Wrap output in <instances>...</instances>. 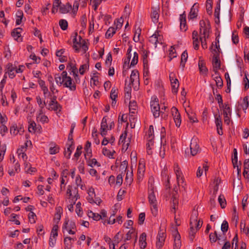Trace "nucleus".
Returning a JSON list of instances; mask_svg holds the SVG:
<instances>
[{"instance_id":"4be33fe9","label":"nucleus","mask_w":249,"mask_h":249,"mask_svg":"<svg viewBox=\"0 0 249 249\" xmlns=\"http://www.w3.org/2000/svg\"><path fill=\"white\" fill-rule=\"evenodd\" d=\"M146 240V234H141L139 238V245L141 249H144L146 248L147 245Z\"/></svg>"},{"instance_id":"8fccbe9b","label":"nucleus","mask_w":249,"mask_h":249,"mask_svg":"<svg viewBox=\"0 0 249 249\" xmlns=\"http://www.w3.org/2000/svg\"><path fill=\"white\" fill-rule=\"evenodd\" d=\"M36 119L37 121H39L42 123H48L49 121L48 117L45 115L36 116Z\"/></svg>"},{"instance_id":"e433bc0d","label":"nucleus","mask_w":249,"mask_h":249,"mask_svg":"<svg viewBox=\"0 0 249 249\" xmlns=\"http://www.w3.org/2000/svg\"><path fill=\"white\" fill-rule=\"evenodd\" d=\"M103 154L104 155L109 158H114L113 157V154L115 152V151H113V152H111L109 150L107 149V148H103Z\"/></svg>"},{"instance_id":"2f4dec72","label":"nucleus","mask_w":249,"mask_h":249,"mask_svg":"<svg viewBox=\"0 0 249 249\" xmlns=\"http://www.w3.org/2000/svg\"><path fill=\"white\" fill-rule=\"evenodd\" d=\"M116 28L114 27H110L107 30L105 36L107 38H111L113 35L116 33Z\"/></svg>"},{"instance_id":"49530a36","label":"nucleus","mask_w":249,"mask_h":249,"mask_svg":"<svg viewBox=\"0 0 249 249\" xmlns=\"http://www.w3.org/2000/svg\"><path fill=\"white\" fill-rule=\"evenodd\" d=\"M89 68V62L88 61L86 64H83L80 66L79 68V72L81 75H83L85 73L86 70L88 69Z\"/></svg>"},{"instance_id":"bf43d9fd","label":"nucleus","mask_w":249,"mask_h":249,"mask_svg":"<svg viewBox=\"0 0 249 249\" xmlns=\"http://www.w3.org/2000/svg\"><path fill=\"white\" fill-rule=\"evenodd\" d=\"M127 136V132L126 131H124L123 133L120 137V139L119 141V143H123L124 142H128V140L126 141V138Z\"/></svg>"},{"instance_id":"cd10ccee","label":"nucleus","mask_w":249,"mask_h":249,"mask_svg":"<svg viewBox=\"0 0 249 249\" xmlns=\"http://www.w3.org/2000/svg\"><path fill=\"white\" fill-rule=\"evenodd\" d=\"M137 108V103L134 101H130L129 103V113L130 114V116H132L133 115L131 114H135Z\"/></svg>"},{"instance_id":"052dcab7","label":"nucleus","mask_w":249,"mask_h":249,"mask_svg":"<svg viewBox=\"0 0 249 249\" xmlns=\"http://www.w3.org/2000/svg\"><path fill=\"white\" fill-rule=\"evenodd\" d=\"M215 99L217 101V102L220 108L224 107H225V105H224L223 103V99L222 96L220 94H217L216 95Z\"/></svg>"},{"instance_id":"de8ad7c7","label":"nucleus","mask_w":249,"mask_h":249,"mask_svg":"<svg viewBox=\"0 0 249 249\" xmlns=\"http://www.w3.org/2000/svg\"><path fill=\"white\" fill-rule=\"evenodd\" d=\"M73 144H71V143L69 144V146L67 147V151H65L64 155L67 159H70L71 157V154L72 153V146Z\"/></svg>"},{"instance_id":"5701e85b","label":"nucleus","mask_w":249,"mask_h":249,"mask_svg":"<svg viewBox=\"0 0 249 249\" xmlns=\"http://www.w3.org/2000/svg\"><path fill=\"white\" fill-rule=\"evenodd\" d=\"M219 50L220 46L219 45L217 44V42H215V43H212L211 50L212 53L214 55H219Z\"/></svg>"},{"instance_id":"3c124183","label":"nucleus","mask_w":249,"mask_h":249,"mask_svg":"<svg viewBox=\"0 0 249 249\" xmlns=\"http://www.w3.org/2000/svg\"><path fill=\"white\" fill-rule=\"evenodd\" d=\"M17 17L18 18L16 20V25H19L21 22L23 17V13L21 11H18L17 13Z\"/></svg>"},{"instance_id":"6ab92c4d","label":"nucleus","mask_w":249,"mask_h":249,"mask_svg":"<svg viewBox=\"0 0 249 249\" xmlns=\"http://www.w3.org/2000/svg\"><path fill=\"white\" fill-rule=\"evenodd\" d=\"M131 51H132V46H129L127 49V51L126 58L125 59L124 61V65H123L124 68H125V67L126 66L127 67V69H128L129 67V62H130V60L131 59Z\"/></svg>"},{"instance_id":"4468645a","label":"nucleus","mask_w":249,"mask_h":249,"mask_svg":"<svg viewBox=\"0 0 249 249\" xmlns=\"http://www.w3.org/2000/svg\"><path fill=\"white\" fill-rule=\"evenodd\" d=\"M108 129V125L107 124V120L106 119V117H104L101 124V135L104 137L106 136L107 134V131Z\"/></svg>"},{"instance_id":"4c0bfd02","label":"nucleus","mask_w":249,"mask_h":249,"mask_svg":"<svg viewBox=\"0 0 249 249\" xmlns=\"http://www.w3.org/2000/svg\"><path fill=\"white\" fill-rule=\"evenodd\" d=\"M218 202L222 208H224L226 205V201L224 195H220L218 198Z\"/></svg>"},{"instance_id":"338daca9","label":"nucleus","mask_w":249,"mask_h":249,"mask_svg":"<svg viewBox=\"0 0 249 249\" xmlns=\"http://www.w3.org/2000/svg\"><path fill=\"white\" fill-rule=\"evenodd\" d=\"M118 96L117 89L115 88H112L110 92V98L112 100H116Z\"/></svg>"},{"instance_id":"39448f33","label":"nucleus","mask_w":249,"mask_h":249,"mask_svg":"<svg viewBox=\"0 0 249 249\" xmlns=\"http://www.w3.org/2000/svg\"><path fill=\"white\" fill-rule=\"evenodd\" d=\"M174 170L176 175L177 181L178 186H181L182 188H185V185L186 184H183L184 178L182 176V173L178 165H176V167H175Z\"/></svg>"},{"instance_id":"7ed1b4c3","label":"nucleus","mask_w":249,"mask_h":249,"mask_svg":"<svg viewBox=\"0 0 249 249\" xmlns=\"http://www.w3.org/2000/svg\"><path fill=\"white\" fill-rule=\"evenodd\" d=\"M151 110L154 118H158L160 114L162 113L160 110L159 103V99L156 96H153L150 102Z\"/></svg>"},{"instance_id":"1a4fd4ad","label":"nucleus","mask_w":249,"mask_h":249,"mask_svg":"<svg viewBox=\"0 0 249 249\" xmlns=\"http://www.w3.org/2000/svg\"><path fill=\"white\" fill-rule=\"evenodd\" d=\"M223 115L224 122L227 125H229L230 123V118L229 116H231V111L230 107L228 105H225V107H223Z\"/></svg>"},{"instance_id":"20e7f679","label":"nucleus","mask_w":249,"mask_h":249,"mask_svg":"<svg viewBox=\"0 0 249 249\" xmlns=\"http://www.w3.org/2000/svg\"><path fill=\"white\" fill-rule=\"evenodd\" d=\"M62 231L64 233L66 232L68 233H75L77 230L75 223L68 218H66L62 226Z\"/></svg>"},{"instance_id":"6e6d98bb","label":"nucleus","mask_w":249,"mask_h":249,"mask_svg":"<svg viewBox=\"0 0 249 249\" xmlns=\"http://www.w3.org/2000/svg\"><path fill=\"white\" fill-rule=\"evenodd\" d=\"M248 73L247 72H245V77L243 79L245 90H247L249 88V79L248 77Z\"/></svg>"},{"instance_id":"c85d7f7f","label":"nucleus","mask_w":249,"mask_h":249,"mask_svg":"<svg viewBox=\"0 0 249 249\" xmlns=\"http://www.w3.org/2000/svg\"><path fill=\"white\" fill-rule=\"evenodd\" d=\"M139 79V72L137 70H133L130 75V82L133 84L135 81H138Z\"/></svg>"},{"instance_id":"c03bdc74","label":"nucleus","mask_w":249,"mask_h":249,"mask_svg":"<svg viewBox=\"0 0 249 249\" xmlns=\"http://www.w3.org/2000/svg\"><path fill=\"white\" fill-rule=\"evenodd\" d=\"M15 68L11 65L8 68V72L9 77L12 79L15 76Z\"/></svg>"},{"instance_id":"dca6fc26","label":"nucleus","mask_w":249,"mask_h":249,"mask_svg":"<svg viewBox=\"0 0 249 249\" xmlns=\"http://www.w3.org/2000/svg\"><path fill=\"white\" fill-rule=\"evenodd\" d=\"M198 68L201 74L207 75L208 72V69L205 66V63L203 60H201L200 58L198 61Z\"/></svg>"},{"instance_id":"09e8293b","label":"nucleus","mask_w":249,"mask_h":249,"mask_svg":"<svg viewBox=\"0 0 249 249\" xmlns=\"http://www.w3.org/2000/svg\"><path fill=\"white\" fill-rule=\"evenodd\" d=\"M229 229V224L226 220H224L221 224V230L223 233L227 232Z\"/></svg>"},{"instance_id":"69168bd1","label":"nucleus","mask_w":249,"mask_h":249,"mask_svg":"<svg viewBox=\"0 0 249 249\" xmlns=\"http://www.w3.org/2000/svg\"><path fill=\"white\" fill-rule=\"evenodd\" d=\"M36 100L37 103L39 105L40 108H44V106H46V103L45 101H42L41 97L39 96L36 97Z\"/></svg>"},{"instance_id":"0eeeda50","label":"nucleus","mask_w":249,"mask_h":249,"mask_svg":"<svg viewBox=\"0 0 249 249\" xmlns=\"http://www.w3.org/2000/svg\"><path fill=\"white\" fill-rule=\"evenodd\" d=\"M171 112L173 117L174 120L177 127H179L181 124V117L178 109L176 107H172Z\"/></svg>"},{"instance_id":"f8f14e48","label":"nucleus","mask_w":249,"mask_h":249,"mask_svg":"<svg viewBox=\"0 0 249 249\" xmlns=\"http://www.w3.org/2000/svg\"><path fill=\"white\" fill-rule=\"evenodd\" d=\"M200 25V33L201 35H203L202 36L203 38H206L209 37V30L205 27V22L204 20H201L199 22Z\"/></svg>"},{"instance_id":"f704fd0d","label":"nucleus","mask_w":249,"mask_h":249,"mask_svg":"<svg viewBox=\"0 0 249 249\" xmlns=\"http://www.w3.org/2000/svg\"><path fill=\"white\" fill-rule=\"evenodd\" d=\"M28 130L31 133H35L36 130V124L33 121H30L28 126Z\"/></svg>"},{"instance_id":"79ce46f5","label":"nucleus","mask_w":249,"mask_h":249,"mask_svg":"<svg viewBox=\"0 0 249 249\" xmlns=\"http://www.w3.org/2000/svg\"><path fill=\"white\" fill-rule=\"evenodd\" d=\"M58 234L51 235L49 239V245L51 247H54L56 241V237Z\"/></svg>"},{"instance_id":"6e6552de","label":"nucleus","mask_w":249,"mask_h":249,"mask_svg":"<svg viewBox=\"0 0 249 249\" xmlns=\"http://www.w3.org/2000/svg\"><path fill=\"white\" fill-rule=\"evenodd\" d=\"M215 118V123L217 127V133L220 135H223L222 131V123L221 118L220 115L219 113L215 114L214 115Z\"/></svg>"},{"instance_id":"a878e982","label":"nucleus","mask_w":249,"mask_h":249,"mask_svg":"<svg viewBox=\"0 0 249 249\" xmlns=\"http://www.w3.org/2000/svg\"><path fill=\"white\" fill-rule=\"evenodd\" d=\"M71 191L72 194V201H73V203H75V201L80 198L78 194V191L77 187H72L71 186Z\"/></svg>"},{"instance_id":"412c9836","label":"nucleus","mask_w":249,"mask_h":249,"mask_svg":"<svg viewBox=\"0 0 249 249\" xmlns=\"http://www.w3.org/2000/svg\"><path fill=\"white\" fill-rule=\"evenodd\" d=\"M159 8H152V11L151 12V17L152 20V21L154 23H157L158 21L159 18Z\"/></svg>"},{"instance_id":"0e129e2a","label":"nucleus","mask_w":249,"mask_h":249,"mask_svg":"<svg viewBox=\"0 0 249 249\" xmlns=\"http://www.w3.org/2000/svg\"><path fill=\"white\" fill-rule=\"evenodd\" d=\"M241 229L245 233H249V226L246 227L245 223L241 222L240 224Z\"/></svg>"},{"instance_id":"58836bf2","label":"nucleus","mask_w":249,"mask_h":249,"mask_svg":"<svg viewBox=\"0 0 249 249\" xmlns=\"http://www.w3.org/2000/svg\"><path fill=\"white\" fill-rule=\"evenodd\" d=\"M59 25L62 30H66L68 28V23L65 19H60L59 21Z\"/></svg>"},{"instance_id":"e2e57ef3","label":"nucleus","mask_w":249,"mask_h":249,"mask_svg":"<svg viewBox=\"0 0 249 249\" xmlns=\"http://www.w3.org/2000/svg\"><path fill=\"white\" fill-rule=\"evenodd\" d=\"M232 41L234 44H237L239 42L238 34L236 31H234L232 34Z\"/></svg>"},{"instance_id":"ddd939ff","label":"nucleus","mask_w":249,"mask_h":249,"mask_svg":"<svg viewBox=\"0 0 249 249\" xmlns=\"http://www.w3.org/2000/svg\"><path fill=\"white\" fill-rule=\"evenodd\" d=\"M198 4L197 3H195L191 7L188 17L190 19H193L196 18L198 12Z\"/></svg>"},{"instance_id":"f3484780","label":"nucleus","mask_w":249,"mask_h":249,"mask_svg":"<svg viewBox=\"0 0 249 249\" xmlns=\"http://www.w3.org/2000/svg\"><path fill=\"white\" fill-rule=\"evenodd\" d=\"M179 19L180 30L186 31L187 28L186 26V15L184 13L180 15Z\"/></svg>"},{"instance_id":"37998d69","label":"nucleus","mask_w":249,"mask_h":249,"mask_svg":"<svg viewBox=\"0 0 249 249\" xmlns=\"http://www.w3.org/2000/svg\"><path fill=\"white\" fill-rule=\"evenodd\" d=\"M75 126V124L74 123L71 124V130L68 136V140L71 142V144H73V133Z\"/></svg>"},{"instance_id":"ea45409f","label":"nucleus","mask_w":249,"mask_h":249,"mask_svg":"<svg viewBox=\"0 0 249 249\" xmlns=\"http://www.w3.org/2000/svg\"><path fill=\"white\" fill-rule=\"evenodd\" d=\"M212 0H207L206 1V11L209 15L212 14Z\"/></svg>"},{"instance_id":"72a5a7b5","label":"nucleus","mask_w":249,"mask_h":249,"mask_svg":"<svg viewBox=\"0 0 249 249\" xmlns=\"http://www.w3.org/2000/svg\"><path fill=\"white\" fill-rule=\"evenodd\" d=\"M237 151L236 148H234L233 149V155L232 157V163L234 168H235V166H237Z\"/></svg>"},{"instance_id":"c9c22d12","label":"nucleus","mask_w":249,"mask_h":249,"mask_svg":"<svg viewBox=\"0 0 249 249\" xmlns=\"http://www.w3.org/2000/svg\"><path fill=\"white\" fill-rule=\"evenodd\" d=\"M248 162H249V159H246L244 162V171L243 173V175L244 177H246L248 174V170L249 169V166L248 165Z\"/></svg>"},{"instance_id":"680f3d73","label":"nucleus","mask_w":249,"mask_h":249,"mask_svg":"<svg viewBox=\"0 0 249 249\" xmlns=\"http://www.w3.org/2000/svg\"><path fill=\"white\" fill-rule=\"evenodd\" d=\"M61 106L58 103H55L51 106H48V109L50 110L57 111L59 108H61Z\"/></svg>"},{"instance_id":"13d9d810","label":"nucleus","mask_w":249,"mask_h":249,"mask_svg":"<svg viewBox=\"0 0 249 249\" xmlns=\"http://www.w3.org/2000/svg\"><path fill=\"white\" fill-rule=\"evenodd\" d=\"M139 55L136 52L134 53L133 58L131 62L130 66H134L136 65L138 61Z\"/></svg>"},{"instance_id":"2eb2a0df","label":"nucleus","mask_w":249,"mask_h":249,"mask_svg":"<svg viewBox=\"0 0 249 249\" xmlns=\"http://www.w3.org/2000/svg\"><path fill=\"white\" fill-rule=\"evenodd\" d=\"M165 238V234H158L157 235L156 247L158 249H160L164 245Z\"/></svg>"},{"instance_id":"393cba45","label":"nucleus","mask_w":249,"mask_h":249,"mask_svg":"<svg viewBox=\"0 0 249 249\" xmlns=\"http://www.w3.org/2000/svg\"><path fill=\"white\" fill-rule=\"evenodd\" d=\"M71 9V5L67 3L65 5L60 6L59 11L62 14L68 13Z\"/></svg>"},{"instance_id":"473e14b6","label":"nucleus","mask_w":249,"mask_h":249,"mask_svg":"<svg viewBox=\"0 0 249 249\" xmlns=\"http://www.w3.org/2000/svg\"><path fill=\"white\" fill-rule=\"evenodd\" d=\"M133 173L132 172L128 173H126V175L125 178V183H126L128 185H130L133 181Z\"/></svg>"},{"instance_id":"603ef678","label":"nucleus","mask_w":249,"mask_h":249,"mask_svg":"<svg viewBox=\"0 0 249 249\" xmlns=\"http://www.w3.org/2000/svg\"><path fill=\"white\" fill-rule=\"evenodd\" d=\"M176 57H177V54H176V51L175 50V48L173 47V46H171V50H170V53H169V61H171L173 58H175Z\"/></svg>"},{"instance_id":"aec40b11","label":"nucleus","mask_w":249,"mask_h":249,"mask_svg":"<svg viewBox=\"0 0 249 249\" xmlns=\"http://www.w3.org/2000/svg\"><path fill=\"white\" fill-rule=\"evenodd\" d=\"M145 171V165L143 164L139 165L137 171V178L139 181H141L144 175Z\"/></svg>"},{"instance_id":"7c9ffc66","label":"nucleus","mask_w":249,"mask_h":249,"mask_svg":"<svg viewBox=\"0 0 249 249\" xmlns=\"http://www.w3.org/2000/svg\"><path fill=\"white\" fill-rule=\"evenodd\" d=\"M158 36L160 37V36L155 34L151 36L149 38V41L154 44L156 47H157V43H161V42L160 41Z\"/></svg>"},{"instance_id":"774afa93","label":"nucleus","mask_w":249,"mask_h":249,"mask_svg":"<svg viewBox=\"0 0 249 249\" xmlns=\"http://www.w3.org/2000/svg\"><path fill=\"white\" fill-rule=\"evenodd\" d=\"M59 148L58 146L55 145L53 147H51L49 148V153L50 154L53 155V154H55L59 152Z\"/></svg>"},{"instance_id":"a211bd4d","label":"nucleus","mask_w":249,"mask_h":249,"mask_svg":"<svg viewBox=\"0 0 249 249\" xmlns=\"http://www.w3.org/2000/svg\"><path fill=\"white\" fill-rule=\"evenodd\" d=\"M174 249H180L181 246L180 234H174Z\"/></svg>"},{"instance_id":"9d476101","label":"nucleus","mask_w":249,"mask_h":249,"mask_svg":"<svg viewBox=\"0 0 249 249\" xmlns=\"http://www.w3.org/2000/svg\"><path fill=\"white\" fill-rule=\"evenodd\" d=\"M169 78L171 81L172 92L177 93L179 87V82L177 78H174V74L173 73L170 74Z\"/></svg>"},{"instance_id":"f257e3e1","label":"nucleus","mask_w":249,"mask_h":249,"mask_svg":"<svg viewBox=\"0 0 249 249\" xmlns=\"http://www.w3.org/2000/svg\"><path fill=\"white\" fill-rule=\"evenodd\" d=\"M148 199L150 205L151 213L154 216L158 214V209L157 206V200L154 192V185L151 184L149 186V190L148 192Z\"/></svg>"},{"instance_id":"864d4df0","label":"nucleus","mask_w":249,"mask_h":249,"mask_svg":"<svg viewBox=\"0 0 249 249\" xmlns=\"http://www.w3.org/2000/svg\"><path fill=\"white\" fill-rule=\"evenodd\" d=\"M209 237L210 240L211 242H215L217 240L219 241L220 238L222 236L221 234H219V236H218V234H209Z\"/></svg>"},{"instance_id":"423d86ee","label":"nucleus","mask_w":249,"mask_h":249,"mask_svg":"<svg viewBox=\"0 0 249 249\" xmlns=\"http://www.w3.org/2000/svg\"><path fill=\"white\" fill-rule=\"evenodd\" d=\"M190 150L191 155L192 156H196L199 151V146L197 143V140L196 138H193L191 140Z\"/></svg>"},{"instance_id":"9b49d317","label":"nucleus","mask_w":249,"mask_h":249,"mask_svg":"<svg viewBox=\"0 0 249 249\" xmlns=\"http://www.w3.org/2000/svg\"><path fill=\"white\" fill-rule=\"evenodd\" d=\"M63 85L64 87L69 88L71 91L76 90V85L74 83L72 82V80L70 76L64 80Z\"/></svg>"},{"instance_id":"f03ea898","label":"nucleus","mask_w":249,"mask_h":249,"mask_svg":"<svg viewBox=\"0 0 249 249\" xmlns=\"http://www.w3.org/2000/svg\"><path fill=\"white\" fill-rule=\"evenodd\" d=\"M198 213L197 211H194L190 217V226L192 233H196L202 227L203 221L198 217Z\"/></svg>"},{"instance_id":"c756f323","label":"nucleus","mask_w":249,"mask_h":249,"mask_svg":"<svg viewBox=\"0 0 249 249\" xmlns=\"http://www.w3.org/2000/svg\"><path fill=\"white\" fill-rule=\"evenodd\" d=\"M219 55H214L213 59V65L214 69L216 70L220 68V62L218 58Z\"/></svg>"},{"instance_id":"4d7b16f0","label":"nucleus","mask_w":249,"mask_h":249,"mask_svg":"<svg viewBox=\"0 0 249 249\" xmlns=\"http://www.w3.org/2000/svg\"><path fill=\"white\" fill-rule=\"evenodd\" d=\"M88 194H89V197H88V199L89 200V201L90 203H92L91 201H93V196H95V193H94V189L92 188H90L88 192Z\"/></svg>"},{"instance_id":"b1692460","label":"nucleus","mask_w":249,"mask_h":249,"mask_svg":"<svg viewBox=\"0 0 249 249\" xmlns=\"http://www.w3.org/2000/svg\"><path fill=\"white\" fill-rule=\"evenodd\" d=\"M56 212L54 214L53 220L55 223H58L61 218L62 208L61 207L56 208Z\"/></svg>"},{"instance_id":"5fc2aeb1","label":"nucleus","mask_w":249,"mask_h":249,"mask_svg":"<svg viewBox=\"0 0 249 249\" xmlns=\"http://www.w3.org/2000/svg\"><path fill=\"white\" fill-rule=\"evenodd\" d=\"M220 0H219V1L217 2V5L214 10V16L215 18L220 17Z\"/></svg>"},{"instance_id":"bb28decb","label":"nucleus","mask_w":249,"mask_h":249,"mask_svg":"<svg viewBox=\"0 0 249 249\" xmlns=\"http://www.w3.org/2000/svg\"><path fill=\"white\" fill-rule=\"evenodd\" d=\"M22 29L19 27L16 28L13 30L11 33L12 36L15 38V39L18 40V39L21 36V32Z\"/></svg>"},{"instance_id":"a18cd8bd","label":"nucleus","mask_w":249,"mask_h":249,"mask_svg":"<svg viewBox=\"0 0 249 249\" xmlns=\"http://www.w3.org/2000/svg\"><path fill=\"white\" fill-rule=\"evenodd\" d=\"M54 79L56 83L59 86H61L63 84L64 82L63 79H62L60 74L57 73L55 74L54 75Z\"/></svg>"},{"instance_id":"a19ab883","label":"nucleus","mask_w":249,"mask_h":249,"mask_svg":"<svg viewBox=\"0 0 249 249\" xmlns=\"http://www.w3.org/2000/svg\"><path fill=\"white\" fill-rule=\"evenodd\" d=\"M71 74H72L74 77L78 76V69L76 66H72L69 69H67Z\"/></svg>"}]
</instances>
